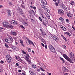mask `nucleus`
<instances>
[{"label": "nucleus", "instance_id": "nucleus-1", "mask_svg": "<svg viewBox=\"0 0 75 75\" xmlns=\"http://www.w3.org/2000/svg\"><path fill=\"white\" fill-rule=\"evenodd\" d=\"M40 15L42 16V18H43L42 23L43 25L46 26V25H47L46 24H48V20H47V19L45 16H44L42 14L40 13Z\"/></svg>", "mask_w": 75, "mask_h": 75}, {"label": "nucleus", "instance_id": "nucleus-2", "mask_svg": "<svg viewBox=\"0 0 75 75\" xmlns=\"http://www.w3.org/2000/svg\"><path fill=\"white\" fill-rule=\"evenodd\" d=\"M63 57L64 58H65V59H66L70 63H71L72 64H74V62H73V60H72L71 58H70L69 57H68L67 55H66L65 54H63L62 55Z\"/></svg>", "mask_w": 75, "mask_h": 75}, {"label": "nucleus", "instance_id": "nucleus-3", "mask_svg": "<svg viewBox=\"0 0 75 75\" xmlns=\"http://www.w3.org/2000/svg\"><path fill=\"white\" fill-rule=\"evenodd\" d=\"M48 47L50 51L51 52L53 53L55 52V48L54 47V46H52L51 45H50L48 46Z\"/></svg>", "mask_w": 75, "mask_h": 75}, {"label": "nucleus", "instance_id": "nucleus-4", "mask_svg": "<svg viewBox=\"0 0 75 75\" xmlns=\"http://www.w3.org/2000/svg\"><path fill=\"white\" fill-rule=\"evenodd\" d=\"M5 41L7 43H11L13 41V38L11 37H10L8 39H5Z\"/></svg>", "mask_w": 75, "mask_h": 75}, {"label": "nucleus", "instance_id": "nucleus-5", "mask_svg": "<svg viewBox=\"0 0 75 75\" xmlns=\"http://www.w3.org/2000/svg\"><path fill=\"white\" fill-rule=\"evenodd\" d=\"M17 10L18 11L20 14H23V11L22 9L20 8L19 7H18V9Z\"/></svg>", "mask_w": 75, "mask_h": 75}, {"label": "nucleus", "instance_id": "nucleus-6", "mask_svg": "<svg viewBox=\"0 0 75 75\" xmlns=\"http://www.w3.org/2000/svg\"><path fill=\"white\" fill-rule=\"evenodd\" d=\"M58 12L59 14L61 15H63L64 12L61 9H59L58 10Z\"/></svg>", "mask_w": 75, "mask_h": 75}, {"label": "nucleus", "instance_id": "nucleus-7", "mask_svg": "<svg viewBox=\"0 0 75 75\" xmlns=\"http://www.w3.org/2000/svg\"><path fill=\"white\" fill-rule=\"evenodd\" d=\"M29 12L30 14H31V15H33V16H34V15H35V12L34 11L32 10H30L29 11Z\"/></svg>", "mask_w": 75, "mask_h": 75}, {"label": "nucleus", "instance_id": "nucleus-8", "mask_svg": "<svg viewBox=\"0 0 75 75\" xmlns=\"http://www.w3.org/2000/svg\"><path fill=\"white\" fill-rule=\"evenodd\" d=\"M53 38L54 40L56 41H58L59 39H58V38L57 36H53Z\"/></svg>", "mask_w": 75, "mask_h": 75}, {"label": "nucleus", "instance_id": "nucleus-9", "mask_svg": "<svg viewBox=\"0 0 75 75\" xmlns=\"http://www.w3.org/2000/svg\"><path fill=\"white\" fill-rule=\"evenodd\" d=\"M11 48L14 50H16V51H18L19 49L17 47L13 46L11 47Z\"/></svg>", "mask_w": 75, "mask_h": 75}, {"label": "nucleus", "instance_id": "nucleus-10", "mask_svg": "<svg viewBox=\"0 0 75 75\" xmlns=\"http://www.w3.org/2000/svg\"><path fill=\"white\" fill-rule=\"evenodd\" d=\"M6 60L8 62L10 63L11 61V57L10 56L9 58L6 59Z\"/></svg>", "mask_w": 75, "mask_h": 75}, {"label": "nucleus", "instance_id": "nucleus-11", "mask_svg": "<svg viewBox=\"0 0 75 75\" xmlns=\"http://www.w3.org/2000/svg\"><path fill=\"white\" fill-rule=\"evenodd\" d=\"M63 9L64 10V11L65 12H67L68 11V9H67V6H63Z\"/></svg>", "mask_w": 75, "mask_h": 75}, {"label": "nucleus", "instance_id": "nucleus-12", "mask_svg": "<svg viewBox=\"0 0 75 75\" xmlns=\"http://www.w3.org/2000/svg\"><path fill=\"white\" fill-rule=\"evenodd\" d=\"M59 20H60V21H61L62 23H64V19L63 18L61 17L59 18Z\"/></svg>", "mask_w": 75, "mask_h": 75}, {"label": "nucleus", "instance_id": "nucleus-13", "mask_svg": "<svg viewBox=\"0 0 75 75\" xmlns=\"http://www.w3.org/2000/svg\"><path fill=\"white\" fill-rule=\"evenodd\" d=\"M11 34L13 35H17V33L15 32L11 31L10 32Z\"/></svg>", "mask_w": 75, "mask_h": 75}, {"label": "nucleus", "instance_id": "nucleus-14", "mask_svg": "<svg viewBox=\"0 0 75 75\" xmlns=\"http://www.w3.org/2000/svg\"><path fill=\"white\" fill-rule=\"evenodd\" d=\"M16 59L18 60V61H21L22 60H21V59L20 58L19 56H18L16 57Z\"/></svg>", "mask_w": 75, "mask_h": 75}, {"label": "nucleus", "instance_id": "nucleus-15", "mask_svg": "<svg viewBox=\"0 0 75 75\" xmlns=\"http://www.w3.org/2000/svg\"><path fill=\"white\" fill-rule=\"evenodd\" d=\"M70 57L71 58H74V53H71L70 54Z\"/></svg>", "mask_w": 75, "mask_h": 75}, {"label": "nucleus", "instance_id": "nucleus-16", "mask_svg": "<svg viewBox=\"0 0 75 75\" xmlns=\"http://www.w3.org/2000/svg\"><path fill=\"white\" fill-rule=\"evenodd\" d=\"M2 24L3 25H4L5 26H7L6 25L8 24V22H4L2 23Z\"/></svg>", "mask_w": 75, "mask_h": 75}, {"label": "nucleus", "instance_id": "nucleus-17", "mask_svg": "<svg viewBox=\"0 0 75 75\" xmlns=\"http://www.w3.org/2000/svg\"><path fill=\"white\" fill-rule=\"evenodd\" d=\"M41 64H42V63H40V67H42V68H44V69H46V67H45V65H43V66H42L41 65Z\"/></svg>", "mask_w": 75, "mask_h": 75}, {"label": "nucleus", "instance_id": "nucleus-18", "mask_svg": "<svg viewBox=\"0 0 75 75\" xmlns=\"http://www.w3.org/2000/svg\"><path fill=\"white\" fill-rule=\"evenodd\" d=\"M25 60H26V61H27V62H28V64H30V63H31V61L30 60H29V58H26L25 59Z\"/></svg>", "mask_w": 75, "mask_h": 75}, {"label": "nucleus", "instance_id": "nucleus-19", "mask_svg": "<svg viewBox=\"0 0 75 75\" xmlns=\"http://www.w3.org/2000/svg\"><path fill=\"white\" fill-rule=\"evenodd\" d=\"M67 16H68V17H69V18L71 17H72V14H71V13H67Z\"/></svg>", "mask_w": 75, "mask_h": 75}, {"label": "nucleus", "instance_id": "nucleus-20", "mask_svg": "<svg viewBox=\"0 0 75 75\" xmlns=\"http://www.w3.org/2000/svg\"><path fill=\"white\" fill-rule=\"evenodd\" d=\"M8 16H11V12L10 10H8Z\"/></svg>", "mask_w": 75, "mask_h": 75}, {"label": "nucleus", "instance_id": "nucleus-21", "mask_svg": "<svg viewBox=\"0 0 75 75\" xmlns=\"http://www.w3.org/2000/svg\"><path fill=\"white\" fill-rule=\"evenodd\" d=\"M7 27L8 28H13V26L10 25H7Z\"/></svg>", "mask_w": 75, "mask_h": 75}, {"label": "nucleus", "instance_id": "nucleus-22", "mask_svg": "<svg viewBox=\"0 0 75 75\" xmlns=\"http://www.w3.org/2000/svg\"><path fill=\"white\" fill-rule=\"evenodd\" d=\"M70 3L72 6H74L75 4V3H74V2L73 1H71V2H70Z\"/></svg>", "mask_w": 75, "mask_h": 75}, {"label": "nucleus", "instance_id": "nucleus-23", "mask_svg": "<svg viewBox=\"0 0 75 75\" xmlns=\"http://www.w3.org/2000/svg\"><path fill=\"white\" fill-rule=\"evenodd\" d=\"M64 71L65 72H68V69H67V68H65L64 67Z\"/></svg>", "mask_w": 75, "mask_h": 75}, {"label": "nucleus", "instance_id": "nucleus-24", "mask_svg": "<svg viewBox=\"0 0 75 75\" xmlns=\"http://www.w3.org/2000/svg\"><path fill=\"white\" fill-rule=\"evenodd\" d=\"M21 7L22 8H24V9H25V6L24 5H23V4H21Z\"/></svg>", "mask_w": 75, "mask_h": 75}, {"label": "nucleus", "instance_id": "nucleus-25", "mask_svg": "<svg viewBox=\"0 0 75 75\" xmlns=\"http://www.w3.org/2000/svg\"><path fill=\"white\" fill-rule=\"evenodd\" d=\"M30 7L31 8H33L34 10H36V7L35 6L33 7L32 6H30Z\"/></svg>", "mask_w": 75, "mask_h": 75}, {"label": "nucleus", "instance_id": "nucleus-26", "mask_svg": "<svg viewBox=\"0 0 75 75\" xmlns=\"http://www.w3.org/2000/svg\"><path fill=\"white\" fill-rule=\"evenodd\" d=\"M60 60H61V61H62L63 63H65V61H64V59H63V58H62L60 57Z\"/></svg>", "mask_w": 75, "mask_h": 75}, {"label": "nucleus", "instance_id": "nucleus-27", "mask_svg": "<svg viewBox=\"0 0 75 75\" xmlns=\"http://www.w3.org/2000/svg\"><path fill=\"white\" fill-rule=\"evenodd\" d=\"M28 42H29V44H32V43L33 42L31 41L30 40H28Z\"/></svg>", "mask_w": 75, "mask_h": 75}, {"label": "nucleus", "instance_id": "nucleus-28", "mask_svg": "<svg viewBox=\"0 0 75 75\" xmlns=\"http://www.w3.org/2000/svg\"><path fill=\"white\" fill-rule=\"evenodd\" d=\"M16 21L14 20H12L11 22V23L12 24H15V21Z\"/></svg>", "mask_w": 75, "mask_h": 75}, {"label": "nucleus", "instance_id": "nucleus-29", "mask_svg": "<svg viewBox=\"0 0 75 75\" xmlns=\"http://www.w3.org/2000/svg\"><path fill=\"white\" fill-rule=\"evenodd\" d=\"M32 67L33 68H36V65H34V64H33L32 65Z\"/></svg>", "mask_w": 75, "mask_h": 75}, {"label": "nucleus", "instance_id": "nucleus-30", "mask_svg": "<svg viewBox=\"0 0 75 75\" xmlns=\"http://www.w3.org/2000/svg\"><path fill=\"white\" fill-rule=\"evenodd\" d=\"M46 16V17H47V18H48L49 19H50V16L48 14H47Z\"/></svg>", "mask_w": 75, "mask_h": 75}, {"label": "nucleus", "instance_id": "nucleus-31", "mask_svg": "<svg viewBox=\"0 0 75 75\" xmlns=\"http://www.w3.org/2000/svg\"><path fill=\"white\" fill-rule=\"evenodd\" d=\"M62 29L64 31H67V29L65 28L64 27Z\"/></svg>", "mask_w": 75, "mask_h": 75}, {"label": "nucleus", "instance_id": "nucleus-32", "mask_svg": "<svg viewBox=\"0 0 75 75\" xmlns=\"http://www.w3.org/2000/svg\"><path fill=\"white\" fill-rule=\"evenodd\" d=\"M57 3L59 4L61 3V0H59L57 1Z\"/></svg>", "mask_w": 75, "mask_h": 75}, {"label": "nucleus", "instance_id": "nucleus-33", "mask_svg": "<svg viewBox=\"0 0 75 75\" xmlns=\"http://www.w3.org/2000/svg\"><path fill=\"white\" fill-rule=\"evenodd\" d=\"M28 57H30V56H29V55L27 54H26V56H25V57L26 58H28Z\"/></svg>", "mask_w": 75, "mask_h": 75}, {"label": "nucleus", "instance_id": "nucleus-34", "mask_svg": "<svg viewBox=\"0 0 75 75\" xmlns=\"http://www.w3.org/2000/svg\"><path fill=\"white\" fill-rule=\"evenodd\" d=\"M20 27L21 28H23V30H24V29H25V28L22 25H20Z\"/></svg>", "mask_w": 75, "mask_h": 75}, {"label": "nucleus", "instance_id": "nucleus-35", "mask_svg": "<svg viewBox=\"0 0 75 75\" xmlns=\"http://www.w3.org/2000/svg\"><path fill=\"white\" fill-rule=\"evenodd\" d=\"M24 25H25V26H28V24H27V23L25 22H24Z\"/></svg>", "mask_w": 75, "mask_h": 75}, {"label": "nucleus", "instance_id": "nucleus-36", "mask_svg": "<svg viewBox=\"0 0 75 75\" xmlns=\"http://www.w3.org/2000/svg\"><path fill=\"white\" fill-rule=\"evenodd\" d=\"M10 57V55H9L6 56V59L7 60V58H9Z\"/></svg>", "mask_w": 75, "mask_h": 75}, {"label": "nucleus", "instance_id": "nucleus-37", "mask_svg": "<svg viewBox=\"0 0 75 75\" xmlns=\"http://www.w3.org/2000/svg\"><path fill=\"white\" fill-rule=\"evenodd\" d=\"M40 69L41 71H43V72L45 71L44 70L42 69V67H40Z\"/></svg>", "mask_w": 75, "mask_h": 75}, {"label": "nucleus", "instance_id": "nucleus-38", "mask_svg": "<svg viewBox=\"0 0 75 75\" xmlns=\"http://www.w3.org/2000/svg\"><path fill=\"white\" fill-rule=\"evenodd\" d=\"M9 4L11 6L12 5H13V4L10 1L9 2Z\"/></svg>", "mask_w": 75, "mask_h": 75}, {"label": "nucleus", "instance_id": "nucleus-39", "mask_svg": "<svg viewBox=\"0 0 75 75\" xmlns=\"http://www.w3.org/2000/svg\"><path fill=\"white\" fill-rule=\"evenodd\" d=\"M5 47H6V48H9V46H8V45L7 44H5Z\"/></svg>", "mask_w": 75, "mask_h": 75}, {"label": "nucleus", "instance_id": "nucleus-40", "mask_svg": "<svg viewBox=\"0 0 75 75\" xmlns=\"http://www.w3.org/2000/svg\"><path fill=\"white\" fill-rule=\"evenodd\" d=\"M66 21L67 23H69V19H66Z\"/></svg>", "mask_w": 75, "mask_h": 75}, {"label": "nucleus", "instance_id": "nucleus-41", "mask_svg": "<svg viewBox=\"0 0 75 75\" xmlns=\"http://www.w3.org/2000/svg\"><path fill=\"white\" fill-rule=\"evenodd\" d=\"M39 20H40L41 22H42V19L40 17H39Z\"/></svg>", "mask_w": 75, "mask_h": 75}, {"label": "nucleus", "instance_id": "nucleus-42", "mask_svg": "<svg viewBox=\"0 0 75 75\" xmlns=\"http://www.w3.org/2000/svg\"><path fill=\"white\" fill-rule=\"evenodd\" d=\"M41 3H42V4H44L45 3L42 0L41 1Z\"/></svg>", "mask_w": 75, "mask_h": 75}, {"label": "nucleus", "instance_id": "nucleus-43", "mask_svg": "<svg viewBox=\"0 0 75 75\" xmlns=\"http://www.w3.org/2000/svg\"><path fill=\"white\" fill-rule=\"evenodd\" d=\"M22 53L23 54H26V53L25 52H24V50H23L22 51Z\"/></svg>", "mask_w": 75, "mask_h": 75}, {"label": "nucleus", "instance_id": "nucleus-44", "mask_svg": "<svg viewBox=\"0 0 75 75\" xmlns=\"http://www.w3.org/2000/svg\"><path fill=\"white\" fill-rule=\"evenodd\" d=\"M63 39H64V40H65V41L67 42V39H66V38L65 37H63Z\"/></svg>", "mask_w": 75, "mask_h": 75}, {"label": "nucleus", "instance_id": "nucleus-45", "mask_svg": "<svg viewBox=\"0 0 75 75\" xmlns=\"http://www.w3.org/2000/svg\"><path fill=\"white\" fill-rule=\"evenodd\" d=\"M42 33V35L43 36H45V35H46V34H45V33H43V32Z\"/></svg>", "mask_w": 75, "mask_h": 75}, {"label": "nucleus", "instance_id": "nucleus-46", "mask_svg": "<svg viewBox=\"0 0 75 75\" xmlns=\"http://www.w3.org/2000/svg\"><path fill=\"white\" fill-rule=\"evenodd\" d=\"M3 29V28H0V32L1 31H2Z\"/></svg>", "mask_w": 75, "mask_h": 75}, {"label": "nucleus", "instance_id": "nucleus-47", "mask_svg": "<svg viewBox=\"0 0 75 75\" xmlns=\"http://www.w3.org/2000/svg\"><path fill=\"white\" fill-rule=\"evenodd\" d=\"M45 47L46 49H47V45H45Z\"/></svg>", "mask_w": 75, "mask_h": 75}, {"label": "nucleus", "instance_id": "nucleus-48", "mask_svg": "<svg viewBox=\"0 0 75 75\" xmlns=\"http://www.w3.org/2000/svg\"><path fill=\"white\" fill-rule=\"evenodd\" d=\"M28 52H31V49L30 48L28 49Z\"/></svg>", "mask_w": 75, "mask_h": 75}, {"label": "nucleus", "instance_id": "nucleus-49", "mask_svg": "<svg viewBox=\"0 0 75 75\" xmlns=\"http://www.w3.org/2000/svg\"><path fill=\"white\" fill-rule=\"evenodd\" d=\"M55 6H58V3H55Z\"/></svg>", "mask_w": 75, "mask_h": 75}, {"label": "nucleus", "instance_id": "nucleus-50", "mask_svg": "<svg viewBox=\"0 0 75 75\" xmlns=\"http://www.w3.org/2000/svg\"><path fill=\"white\" fill-rule=\"evenodd\" d=\"M47 74L49 75H51V73H50L47 72Z\"/></svg>", "mask_w": 75, "mask_h": 75}, {"label": "nucleus", "instance_id": "nucleus-51", "mask_svg": "<svg viewBox=\"0 0 75 75\" xmlns=\"http://www.w3.org/2000/svg\"><path fill=\"white\" fill-rule=\"evenodd\" d=\"M68 33L67 35H68L69 36H71V34L69 33V32H67Z\"/></svg>", "mask_w": 75, "mask_h": 75}, {"label": "nucleus", "instance_id": "nucleus-52", "mask_svg": "<svg viewBox=\"0 0 75 75\" xmlns=\"http://www.w3.org/2000/svg\"><path fill=\"white\" fill-rule=\"evenodd\" d=\"M15 24H16V25H17L18 24V23H17V22L16 21H15Z\"/></svg>", "mask_w": 75, "mask_h": 75}, {"label": "nucleus", "instance_id": "nucleus-53", "mask_svg": "<svg viewBox=\"0 0 75 75\" xmlns=\"http://www.w3.org/2000/svg\"><path fill=\"white\" fill-rule=\"evenodd\" d=\"M64 26H63L62 25H61L60 26V28H62V29L64 28Z\"/></svg>", "mask_w": 75, "mask_h": 75}, {"label": "nucleus", "instance_id": "nucleus-54", "mask_svg": "<svg viewBox=\"0 0 75 75\" xmlns=\"http://www.w3.org/2000/svg\"><path fill=\"white\" fill-rule=\"evenodd\" d=\"M37 71L38 72H40V70L39 69H37Z\"/></svg>", "mask_w": 75, "mask_h": 75}, {"label": "nucleus", "instance_id": "nucleus-55", "mask_svg": "<svg viewBox=\"0 0 75 75\" xmlns=\"http://www.w3.org/2000/svg\"><path fill=\"white\" fill-rule=\"evenodd\" d=\"M68 32H64V34H68Z\"/></svg>", "mask_w": 75, "mask_h": 75}, {"label": "nucleus", "instance_id": "nucleus-56", "mask_svg": "<svg viewBox=\"0 0 75 75\" xmlns=\"http://www.w3.org/2000/svg\"><path fill=\"white\" fill-rule=\"evenodd\" d=\"M32 20V22L33 23H34V21L33 20V19H31Z\"/></svg>", "mask_w": 75, "mask_h": 75}, {"label": "nucleus", "instance_id": "nucleus-57", "mask_svg": "<svg viewBox=\"0 0 75 75\" xmlns=\"http://www.w3.org/2000/svg\"><path fill=\"white\" fill-rule=\"evenodd\" d=\"M16 66H17L18 67L19 65L18 64L16 63Z\"/></svg>", "mask_w": 75, "mask_h": 75}, {"label": "nucleus", "instance_id": "nucleus-58", "mask_svg": "<svg viewBox=\"0 0 75 75\" xmlns=\"http://www.w3.org/2000/svg\"><path fill=\"white\" fill-rule=\"evenodd\" d=\"M41 45L43 47H44V45L42 43H41Z\"/></svg>", "mask_w": 75, "mask_h": 75}, {"label": "nucleus", "instance_id": "nucleus-59", "mask_svg": "<svg viewBox=\"0 0 75 75\" xmlns=\"http://www.w3.org/2000/svg\"><path fill=\"white\" fill-rule=\"evenodd\" d=\"M20 43H21V44H22V43H23V41H22L21 40L20 41Z\"/></svg>", "mask_w": 75, "mask_h": 75}, {"label": "nucleus", "instance_id": "nucleus-60", "mask_svg": "<svg viewBox=\"0 0 75 75\" xmlns=\"http://www.w3.org/2000/svg\"><path fill=\"white\" fill-rule=\"evenodd\" d=\"M72 28H73V29H74V30L75 31V29L73 25H72Z\"/></svg>", "mask_w": 75, "mask_h": 75}, {"label": "nucleus", "instance_id": "nucleus-61", "mask_svg": "<svg viewBox=\"0 0 75 75\" xmlns=\"http://www.w3.org/2000/svg\"><path fill=\"white\" fill-rule=\"evenodd\" d=\"M21 72V70H18L19 72Z\"/></svg>", "mask_w": 75, "mask_h": 75}, {"label": "nucleus", "instance_id": "nucleus-62", "mask_svg": "<svg viewBox=\"0 0 75 75\" xmlns=\"http://www.w3.org/2000/svg\"><path fill=\"white\" fill-rule=\"evenodd\" d=\"M47 11L48 13H50V10H47Z\"/></svg>", "mask_w": 75, "mask_h": 75}, {"label": "nucleus", "instance_id": "nucleus-63", "mask_svg": "<svg viewBox=\"0 0 75 75\" xmlns=\"http://www.w3.org/2000/svg\"><path fill=\"white\" fill-rule=\"evenodd\" d=\"M21 44L22 45H23V47H24V44H23V43H21Z\"/></svg>", "mask_w": 75, "mask_h": 75}, {"label": "nucleus", "instance_id": "nucleus-64", "mask_svg": "<svg viewBox=\"0 0 75 75\" xmlns=\"http://www.w3.org/2000/svg\"><path fill=\"white\" fill-rule=\"evenodd\" d=\"M40 40H43V39H42V38H40Z\"/></svg>", "mask_w": 75, "mask_h": 75}]
</instances>
